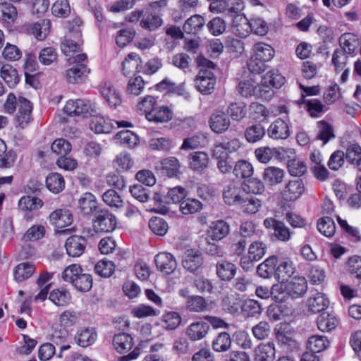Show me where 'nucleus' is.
<instances>
[{"mask_svg": "<svg viewBox=\"0 0 361 361\" xmlns=\"http://www.w3.org/2000/svg\"><path fill=\"white\" fill-rule=\"evenodd\" d=\"M242 188L235 184L226 185L223 190L224 202L228 205H239L245 212L255 214L261 207V201L254 197H245Z\"/></svg>", "mask_w": 361, "mask_h": 361, "instance_id": "obj_1", "label": "nucleus"}, {"mask_svg": "<svg viewBox=\"0 0 361 361\" xmlns=\"http://www.w3.org/2000/svg\"><path fill=\"white\" fill-rule=\"evenodd\" d=\"M16 105L18 107L16 118V127L24 128L32 120V104L30 101L23 97H19L17 100L16 95L13 93H10L4 104L6 112L10 114H13L16 109Z\"/></svg>", "mask_w": 361, "mask_h": 361, "instance_id": "obj_2", "label": "nucleus"}, {"mask_svg": "<svg viewBox=\"0 0 361 361\" xmlns=\"http://www.w3.org/2000/svg\"><path fill=\"white\" fill-rule=\"evenodd\" d=\"M61 279L78 292H88L92 287V275L86 273L78 264L68 266L61 273Z\"/></svg>", "mask_w": 361, "mask_h": 361, "instance_id": "obj_3", "label": "nucleus"}, {"mask_svg": "<svg viewBox=\"0 0 361 361\" xmlns=\"http://www.w3.org/2000/svg\"><path fill=\"white\" fill-rule=\"evenodd\" d=\"M200 71L196 78V87L204 94H210L214 89L216 79L212 69L215 68V64L204 57L197 59Z\"/></svg>", "mask_w": 361, "mask_h": 361, "instance_id": "obj_4", "label": "nucleus"}, {"mask_svg": "<svg viewBox=\"0 0 361 361\" xmlns=\"http://www.w3.org/2000/svg\"><path fill=\"white\" fill-rule=\"evenodd\" d=\"M166 0H158L150 3L147 7L142 9L140 26L150 32L157 30L163 24L161 8L166 7Z\"/></svg>", "mask_w": 361, "mask_h": 361, "instance_id": "obj_5", "label": "nucleus"}, {"mask_svg": "<svg viewBox=\"0 0 361 361\" xmlns=\"http://www.w3.org/2000/svg\"><path fill=\"white\" fill-rule=\"evenodd\" d=\"M92 226L96 233H111L117 226L116 216L106 209H100L95 212Z\"/></svg>", "mask_w": 361, "mask_h": 361, "instance_id": "obj_6", "label": "nucleus"}, {"mask_svg": "<svg viewBox=\"0 0 361 361\" xmlns=\"http://www.w3.org/2000/svg\"><path fill=\"white\" fill-rule=\"evenodd\" d=\"M64 112L68 116L93 115L96 113L95 105H92L90 101L82 99L68 100L64 108Z\"/></svg>", "mask_w": 361, "mask_h": 361, "instance_id": "obj_7", "label": "nucleus"}, {"mask_svg": "<svg viewBox=\"0 0 361 361\" xmlns=\"http://www.w3.org/2000/svg\"><path fill=\"white\" fill-rule=\"evenodd\" d=\"M87 245V240L80 235L68 237L65 243V248L68 256L78 257L82 255Z\"/></svg>", "mask_w": 361, "mask_h": 361, "instance_id": "obj_8", "label": "nucleus"}, {"mask_svg": "<svg viewBox=\"0 0 361 361\" xmlns=\"http://www.w3.org/2000/svg\"><path fill=\"white\" fill-rule=\"evenodd\" d=\"M157 269L165 274H172L177 267L174 257L169 252H159L154 257Z\"/></svg>", "mask_w": 361, "mask_h": 361, "instance_id": "obj_9", "label": "nucleus"}, {"mask_svg": "<svg viewBox=\"0 0 361 361\" xmlns=\"http://www.w3.org/2000/svg\"><path fill=\"white\" fill-rule=\"evenodd\" d=\"M90 72V69L85 64H74L66 72L67 82L71 84L82 83Z\"/></svg>", "mask_w": 361, "mask_h": 361, "instance_id": "obj_10", "label": "nucleus"}, {"mask_svg": "<svg viewBox=\"0 0 361 361\" xmlns=\"http://www.w3.org/2000/svg\"><path fill=\"white\" fill-rule=\"evenodd\" d=\"M49 221L57 228H62L71 225L73 218L68 209H59L52 212L49 216Z\"/></svg>", "mask_w": 361, "mask_h": 361, "instance_id": "obj_11", "label": "nucleus"}, {"mask_svg": "<svg viewBox=\"0 0 361 361\" xmlns=\"http://www.w3.org/2000/svg\"><path fill=\"white\" fill-rule=\"evenodd\" d=\"M240 147V142L237 138H231L228 139L226 138L222 140V142L216 143L214 149L213 154L214 156L216 158H221L223 157V154L226 153H233L236 152Z\"/></svg>", "mask_w": 361, "mask_h": 361, "instance_id": "obj_12", "label": "nucleus"}, {"mask_svg": "<svg viewBox=\"0 0 361 361\" xmlns=\"http://www.w3.org/2000/svg\"><path fill=\"white\" fill-rule=\"evenodd\" d=\"M230 233V226L223 220L212 222L207 231V238L219 241L226 238Z\"/></svg>", "mask_w": 361, "mask_h": 361, "instance_id": "obj_13", "label": "nucleus"}, {"mask_svg": "<svg viewBox=\"0 0 361 361\" xmlns=\"http://www.w3.org/2000/svg\"><path fill=\"white\" fill-rule=\"evenodd\" d=\"M305 191V186L301 179L290 180L282 192L286 200L293 201L299 198Z\"/></svg>", "mask_w": 361, "mask_h": 361, "instance_id": "obj_14", "label": "nucleus"}, {"mask_svg": "<svg viewBox=\"0 0 361 361\" xmlns=\"http://www.w3.org/2000/svg\"><path fill=\"white\" fill-rule=\"evenodd\" d=\"M172 110L167 106H158L157 104L151 112L147 114V119L154 123H164L173 118Z\"/></svg>", "mask_w": 361, "mask_h": 361, "instance_id": "obj_15", "label": "nucleus"}, {"mask_svg": "<svg viewBox=\"0 0 361 361\" xmlns=\"http://www.w3.org/2000/svg\"><path fill=\"white\" fill-rule=\"evenodd\" d=\"M233 33L241 38H245L252 32L250 20L244 14H237L233 20Z\"/></svg>", "mask_w": 361, "mask_h": 361, "instance_id": "obj_16", "label": "nucleus"}, {"mask_svg": "<svg viewBox=\"0 0 361 361\" xmlns=\"http://www.w3.org/2000/svg\"><path fill=\"white\" fill-rule=\"evenodd\" d=\"M209 160V156L207 153L197 151L189 154L188 164L192 171L202 173L207 168Z\"/></svg>", "mask_w": 361, "mask_h": 361, "instance_id": "obj_17", "label": "nucleus"}, {"mask_svg": "<svg viewBox=\"0 0 361 361\" xmlns=\"http://www.w3.org/2000/svg\"><path fill=\"white\" fill-rule=\"evenodd\" d=\"M267 134L272 139L284 140L290 135L289 127L284 121L279 118L269 126Z\"/></svg>", "mask_w": 361, "mask_h": 361, "instance_id": "obj_18", "label": "nucleus"}, {"mask_svg": "<svg viewBox=\"0 0 361 361\" xmlns=\"http://www.w3.org/2000/svg\"><path fill=\"white\" fill-rule=\"evenodd\" d=\"M209 126L214 132L222 133L230 126L229 118L221 111L213 113L209 118Z\"/></svg>", "mask_w": 361, "mask_h": 361, "instance_id": "obj_19", "label": "nucleus"}, {"mask_svg": "<svg viewBox=\"0 0 361 361\" xmlns=\"http://www.w3.org/2000/svg\"><path fill=\"white\" fill-rule=\"evenodd\" d=\"M295 271L293 264L288 259H278L274 278L279 282L283 283L291 277Z\"/></svg>", "mask_w": 361, "mask_h": 361, "instance_id": "obj_20", "label": "nucleus"}, {"mask_svg": "<svg viewBox=\"0 0 361 361\" xmlns=\"http://www.w3.org/2000/svg\"><path fill=\"white\" fill-rule=\"evenodd\" d=\"M216 273L221 281H230L236 274V266L229 261L220 260L216 264Z\"/></svg>", "mask_w": 361, "mask_h": 361, "instance_id": "obj_21", "label": "nucleus"}, {"mask_svg": "<svg viewBox=\"0 0 361 361\" xmlns=\"http://www.w3.org/2000/svg\"><path fill=\"white\" fill-rule=\"evenodd\" d=\"M202 264V258L198 251L188 250L182 259V266L190 272L196 271Z\"/></svg>", "mask_w": 361, "mask_h": 361, "instance_id": "obj_22", "label": "nucleus"}, {"mask_svg": "<svg viewBox=\"0 0 361 361\" xmlns=\"http://www.w3.org/2000/svg\"><path fill=\"white\" fill-rule=\"evenodd\" d=\"M78 206L84 214H95V212L100 210L95 196L90 192H85L80 197Z\"/></svg>", "mask_w": 361, "mask_h": 361, "instance_id": "obj_23", "label": "nucleus"}, {"mask_svg": "<svg viewBox=\"0 0 361 361\" xmlns=\"http://www.w3.org/2000/svg\"><path fill=\"white\" fill-rule=\"evenodd\" d=\"M209 329V324L204 321L192 323L187 329L186 334L192 341H199L206 336Z\"/></svg>", "mask_w": 361, "mask_h": 361, "instance_id": "obj_24", "label": "nucleus"}, {"mask_svg": "<svg viewBox=\"0 0 361 361\" xmlns=\"http://www.w3.org/2000/svg\"><path fill=\"white\" fill-rule=\"evenodd\" d=\"M113 345L119 353H125L134 345L133 338L126 333H119L113 338Z\"/></svg>", "mask_w": 361, "mask_h": 361, "instance_id": "obj_25", "label": "nucleus"}, {"mask_svg": "<svg viewBox=\"0 0 361 361\" xmlns=\"http://www.w3.org/2000/svg\"><path fill=\"white\" fill-rule=\"evenodd\" d=\"M276 265L277 257L271 256L258 265L257 273L260 277L264 279L274 277Z\"/></svg>", "mask_w": 361, "mask_h": 361, "instance_id": "obj_26", "label": "nucleus"}, {"mask_svg": "<svg viewBox=\"0 0 361 361\" xmlns=\"http://www.w3.org/2000/svg\"><path fill=\"white\" fill-rule=\"evenodd\" d=\"M329 300L321 293L315 292L308 300L309 310L313 313H319L327 308Z\"/></svg>", "mask_w": 361, "mask_h": 361, "instance_id": "obj_27", "label": "nucleus"}, {"mask_svg": "<svg viewBox=\"0 0 361 361\" xmlns=\"http://www.w3.org/2000/svg\"><path fill=\"white\" fill-rule=\"evenodd\" d=\"M347 161L361 171V147L357 143H350L345 153Z\"/></svg>", "mask_w": 361, "mask_h": 361, "instance_id": "obj_28", "label": "nucleus"}, {"mask_svg": "<svg viewBox=\"0 0 361 361\" xmlns=\"http://www.w3.org/2000/svg\"><path fill=\"white\" fill-rule=\"evenodd\" d=\"M341 49L348 54L355 53L360 46V39L357 35L347 32L343 34L339 38Z\"/></svg>", "mask_w": 361, "mask_h": 361, "instance_id": "obj_29", "label": "nucleus"}, {"mask_svg": "<svg viewBox=\"0 0 361 361\" xmlns=\"http://www.w3.org/2000/svg\"><path fill=\"white\" fill-rule=\"evenodd\" d=\"M49 299L57 306L65 307L71 302V294L66 288H56L50 292Z\"/></svg>", "mask_w": 361, "mask_h": 361, "instance_id": "obj_30", "label": "nucleus"}, {"mask_svg": "<svg viewBox=\"0 0 361 361\" xmlns=\"http://www.w3.org/2000/svg\"><path fill=\"white\" fill-rule=\"evenodd\" d=\"M307 285L305 278H294L286 286L287 293L293 298L302 295L307 290Z\"/></svg>", "mask_w": 361, "mask_h": 361, "instance_id": "obj_31", "label": "nucleus"}, {"mask_svg": "<svg viewBox=\"0 0 361 361\" xmlns=\"http://www.w3.org/2000/svg\"><path fill=\"white\" fill-rule=\"evenodd\" d=\"M43 204L44 202L40 198L30 195L23 196L18 201V207L21 211H37Z\"/></svg>", "mask_w": 361, "mask_h": 361, "instance_id": "obj_32", "label": "nucleus"}, {"mask_svg": "<svg viewBox=\"0 0 361 361\" xmlns=\"http://www.w3.org/2000/svg\"><path fill=\"white\" fill-rule=\"evenodd\" d=\"M275 345L272 342L262 343L256 353L257 361H273L275 359Z\"/></svg>", "mask_w": 361, "mask_h": 361, "instance_id": "obj_33", "label": "nucleus"}, {"mask_svg": "<svg viewBox=\"0 0 361 361\" xmlns=\"http://www.w3.org/2000/svg\"><path fill=\"white\" fill-rule=\"evenodd\" d=\"M338 324L336 318L328 312H322L317 317L318 329L323 332H329L334 329Z\"/></svg>", "mask_w": 361, "mask_h": 361, "instance_id": "obj_34", "label": "nucleus"}, {"mask_svg": "<svg viewBox=\"0 0 361 361\" xmlns=\"http://www.w3.org/2000/svg\"><path fill=\"white\" fill-rule=\"evenodd\" d=\"M97 334L92 329L84 328L79 330L75 337L76 343L82 348H86L94 343Z\"/></svg>", "mask_w": 361, "mask_h": 361, "instance_id": "obj_35", "label": "nucleus"}, {"mask_svg": "<svg viewBox=\"0 0 361 361\" xmlns=\"http://www.w3.org/2000/svg\"><path fill=\"white\" fill-rule=\"evenodd\" d=\"M46 228L42 224H34L30 227L22 237L24 242H35L42 239L46 235Z\"/></svg>", "mask_w": 361, "mask_h": 361, "instance_id": "obj_36", "label": "nucleus"}, {"mask_svg": "<svg viewBox=\"0 0 361 361\" xmlns=\"http://www.w3.org/2000/svg\"><path fill=\"white\" fill-rule=\"evenodd\" d=\"M46 185L49 191L58 194L65 188L64 178L58 173H51L46 178Z\"/></svg>", "mask_w": 361, "mask_h": 361, "instance_id": "obj_37", "label": "nucleus"}, {"mask_svg": "<svg viewBox=\"0 0 361 361\" xmlns=\"http://www.w3.org/2000/svg\"><path fill=\"white\" fill-rule=\"evenodd\" d=\"M35 270V267L32 262L20 263L14 269V278L19 282L25 281L34 274Z\"/></svg>", "mask_w": 361, "mask_h": 361, "instance_id": "obj_38", "label": "nucleus"}, {"mask_svg": "<svg viewBox=\"0 0 361 361\" xmlns=\"http://www.w3.org/2000/svg\"><path fill=\"white\" fill-rule=\"evenodd\" d=\"M254 55L264 61H270L275 54V51L271 46L264 42L255 43L253 46Z\"/></svg>", "mask_w": 361, "mask_h": 361, "instance_id": "obj_39", "label": "nucleus"}, {"mask_svg": "<svg viewBox=\"0 0 361 361\" xmlns=\"http://www.w3.org/2000/svg\"><path fill=\"white\" fill-rule=\"evenodd\" d=\"M161 169L169 178L177 177L179 173L180 164L174 157H166L161 161Z\"/></svg>", "mask_w": 361, "mask_h": 361, "instance_id": "obj_40", "label": "nucleus"}, {"mask_svg": "<svg viewBox=\"0 0 361 361\" xmlns=\"http://www.w3.org/2000/svg\"><path fill=\"white\" fill-rule=\"evenodd\" d=\"M329 344V341L325 336L314 335L309 338L307 348L314 353H318L324 350Z\"/></svg>", "mask_w": 361, "mask_h": 361, "instance_id": "obj_41", "label": "nucleus"}, {"mask_svg": "<svg viewBox=\"0 0 361 361\" xmlns=\"http://www.w3.org/2000/svg\"><path fill=\"white\" fill-rule=\"evenodd\" d=\"M318 133L316 139L322 141L323 145L335 137L333 127L325 121L317 122Z\"/></svg>", "mask_w": 361, "mask_h": 361, "instance_id": "obj_42", "label": "nucleus"}, {"mask_svg": "<svg viewBox=\"0 0 361 361\" xmlns=\"http://www.w3.org/2000/svg\"><path fill=\"white\" fill-rule=\"evenodd\" d=\"M0 74L2 79L11 88L15 87L19 82L18 72L11 65H4L1 68Z\"/></svg>", "mask_w": 361, "mask_h": 361, "instance_id": "obj_43", "label": "nucleus"}, {"mask_svg": "<svg viewBox=\"0 0 361 361\" xmlns=\"http://www.w3.org/2000/svg\"><path fill=\"white\" fill-rule=\"evenodd\" d=\"M264 180L270 185H276L283 181L284 171L283 169L269 166L265 169L263 174Z\"/></svg>", "mask_w": 361, "mask_h": 361, "instance_id": "obj_44", "label": "nucleus"}, {"mask_svg": "<svg viewBox=\"0 0 361 361\" xmlns=\"http://www.w3.org/2000/svg\"><path fill=\"white\" fill-rule=\"evenodd\" d=\"M264 185L259 179L250 177L242 184L243 192L255 195L262 194L264 191Z\"/></svg>", "mask_w": 361, "mask_h": 361, "instance_id": "obj_45", "label": "nucleus"}, {"mask_svg": "<svg viewBox=\"0 0 361 361\" xmlns=\"http://www.w3.org/2000/svg\"><path fill=\"white\" fill-rule=\"evenodd\" d=\"M186 308L190 312H200L209 310L206 300L199 295L192 296L188 299Z\"/></svg>", "mask_w": 361, "mask_h": 361, "instance_id": "obj_46", "label": "nucleus"}, {"mask_svg": "<svg viewBox=\"0 0 361 361\" xmlns=\"http://www.w3.org/2000/svg\"><path fill=\"white\" fill-rule=\"evenodd\" d=\"M101 94L111 106H116L121 103L118 92L110 84L105 83L101 88Z\"/></svg>", "mask_w": 361, "mask_h": 361, "instance_id": "obj_47", "label": "nucleus"}, {"mask_svg": "<svg viewBox=\"0 0 361 361\" xmlns=\"http://www.w3.org/2000/svg\"><path fill=\"white\" fill-rule=\"evenodd\" d=\"M204 20L200 15H194L188 18L183 26V30L188 34L195 35L204 25Z\"/></svg>", "mask_w": 361, "mask_h": 361, "instance_id": "obj_48", "label": "nucleus"}, {"mask_svg": "<svg viewBox=\"0 0 361 361\" xmlns=\"http://www.w3.org/2000/svg\"><path fill=\"white\" fill-rule=\"evenodd\" d=\"M233 172L236 178L245 180L252 176L253 167L250 162L245 160H240L235 163Z\"/></svg>", "mask_w": 361, "mask_h": 361, "instance_id": "obj_49", "label": "nucleus"}, {"mask_svg": "<svg viewBox=\"0 0 361 361\" xmlns=\"http://www.w3.org/2000/svg\"><path fill=\"white\" fill-rule=\"evenodd\" d=\"M266 131L261 124H255L247 128L245 131V137L247 142L255 143L263 138Z\"/></svg>", "mask_w": 361, "mask_h": 361, "instance_id": "obj_50", "label": "nucleus"}, {"mask_svg": "<svg viewBox=\"0 0 361 361\" xmlns=\"http://www.w3.org/2000/svg\"><path fill=\"white\" fill-rule=\"evenodd\" d=\"M114 269V263L106 258L101 259L94 266L95 273L104 278L110 277L113 274Z\"/></svg>", "mask_w": 361, "mask_h": 361, "instance_id": "obj_51", "label": "nucleus"}, {"mask_svg": "<svg viewBox=\"0 0 361 361\" xmlns=\"http://www.w3.org/2000/svg\"><path fill=\"white\" fill-rule=\"evenodd\" d=\"M50 22L43 19L30 25V31L35 37L42 40L46 37L49 32Z\"/></svg>", "mask_w": 361, "mask_h": 361, "instance_id": "obj_52", "label": "nucleus"}, {"mask_svg": "<svg viewBox=\"0 0 361 361\" xmlns=\"http://www.w3.org/2000/svg\"><path fill=\"white\" fill-rule=\"evenodd\" d=\"M90 128L95 133H109L113 128L110 122L102 117H94L90 123Z\"/></svg>", "mask_w": 361, "mask_h": 361, "instance_id": "obj_53", "label": "nucleus"}, {"mask_svg": "<svg viewBox=\"0 0 361 361\" xmlns=\"http://www.w3.org/2000/svg\"><path fill=\"white\" fill-rule=\"evenodd\" d=\"M231 346V338L226 332H221L213 341L212 348L216 352H225Z\"/></svg>", "mask_w": 361, "mask_h": 361, "instance_id": "obj_54", "label": "nucleus"}, {"mask_svg": "<svg viewBox=\"0 0 361 361\" xmlns=\"http://www.w3.org/2000/svg\"><path fill=\"white\" fill-rule=\"evenodd\" d=\"M317 228L321 233L328 238L333 236L336 232L334 221L329 216H324L319 219Z\"/></svg>", "mask_w": 361, "mask_h": 361, "instance_id": "obj_55", "label": "nucleus"}, {"mask_svg": "<svg viewBox=\"0 0 361 361\" xmlns=\"http://www.w3.org/2000/svg\"><path fill=\"white\" fill-rule=\"evenodd\" d=\"M149 228L154 234L163 236L167 233L169 226L164 219L154 216L149 221Z\"/></svg>", "mask_w": 361, "mask_h": 361, "instance_id": "obj_56", "label": "nucleus"}, {"mask_svg": "<svg viewBox=\"0 0 361 361\" xmlns=\"http://www.w3.org/2000/svg\"><path fill=\"white\" fill-rule=\"evenodd\" d=\"M285 82V78L277 71H268L262 78L264 85H270L276 89L280 88Z\"/></svg>", "mask_w": 361, "mask_h": 361, "instance_id": "obj_57", "label": "nucleus"}, {"mask_svg": "<svg viewBox=\"0 0 361 361\" xmlns=\"http://www.w3.org/2000/svg\"><path fill=\"white\" fill-rule=\"evenodd\" d=\"M116 137L120 140L121 143L129 148L135 147L139 142L138 136L129 130L118 132Z\"/></svg>", "mask_w": 361, "mask_h": 361, "instance_id": "obj_58", "label": "nucleus"}, {"mask_svg": "<svg viewBox=\"0 0 361 361\" xmlns=\"http://www.w3.org/2000/svg\"><path fill=\"white\" fill-rule=\"evenodd\" d=\"M238 88L239 93L244 97H250L257 94V85L251 78L240 81Z\"/></svg>", "mask_w": 361, "mask_h": 361, "instance_id": "obj_59", "label": "nucleus"}, {"mask_svg": "<svg viewBox=\"0 0 361 361\" xmlns=\"http://www.w3.org/2000/svg\"><path fill=\"white\" fill-rule=\"evenodd\" d=\"M104 202L111 207L119 209L123 207L124 202L118 193L113 189L106 190L102 195Z\"/></svg>", "mask_w": 361, "mask_h": 361, "instance_id": "obj_60", "label": "nucleus"}, {"mask_svg": "<svg viewBox=\"0 0 361 361\" xmlns=\"http://www.w3.org/2000/svg\"><path fill=\"white\" fill-rule=\"evenodd\" d=\"M242 311L247 317H256L262 313V308L257 300L247 299L242 305Z\"/></svg>", "mask_w": 361, "mask_h": 361, "instance_id": "obj_61", "label": "nucleus"}, {"mask_svg": "<svg viewBox=\"0 0 361 361\" xmlns=\"http://www.w3.org/2000/svg\"><path fill=\"white\" fill-rule=\"evenodd\" d=\"M157 90L159 92L165 91L169 94H180V87L172 82L169 78H166L155 85Z\"/></svg>", "mask_w": 361, "mask_h": 361, "instance_id": "obj_62", "label": "nucleus"}, {"mask_svg": "<svg viewBox=\"0 0 361 361\" xmlns=\"http://www.w3.org/2000/svg\"><path fill=\"white\" fill-rule=\"evenodd\" d=\"M132 196L140 202H147L150 198L149 190L142 184H135L130 187Z\"/></svg>", "mask_w": 361, "mask_h": 361, "instance_id": "obj_63", "label": "nucleus"}, {"mask_svg": "<svg viewBox=\"0 0 361 361\" xmlns=\"http://www.w3.org/2000/svg\"><path fill=\"white\" fill-rule=\"evenodd\" d=\"M58 54L54 47H48L43 48L39 53V61L44 66H49L57 59Z\"/></svg>", "mask_w": 361, "mask_h": 361, "instance_id": "obj_64", "label": "nucleus"}]
</instances>
